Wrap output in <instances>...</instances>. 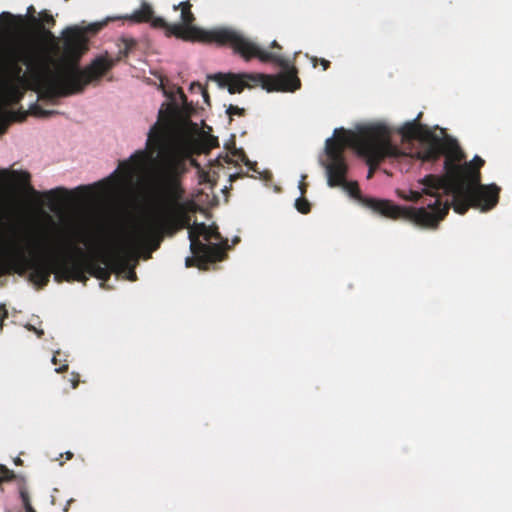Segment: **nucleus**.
<instances>
[{"instance_id": "nucleus-6", "label": "nucleus", "mask_w": 512, "mask_h": 512, "mask_svg": "<svg viewBox=\"0 0 512 512\" xmlns=\"http://www.w3.org/2000/svg\"><path fill=\"white\" fill-rule=\"evenodd\" d=\"M421 183L425 186L424 193L435 197L433 203H429L427 207L423 208L428 213L442 217L437 220V224L421 226L422 228H437L448 214L451 206L456 213L465 214L470 207L488 211L494 208L499 201L500 188L496 184L474 187L445 175L434 174L426 175L422 178Z\"/></svg>"}, {"instance_id": "nucleus-1", "label": "nucleus", "mask_w": 512, "mask_h": 512, "mask_svg": "<svg viewBox=\"0 0 512 512\" xmlns=\"http://www.w3.org/2000/svg\"><path fill=\"white\" fill-rule=\"evenodd\" d=\"M180 110L170 105L160 110L157 122L150 128L144 150H138L128 160L121 161L110 178L130 181L136 172L147 164L155 167L158 179L157 202L152 218L143 227L139 241L158 249L164 236H173L178 231L189 228L191 257L185 260L186 267L206 269L210 263L226 258L225 248L216 243H204L200 237L208 230L204 223L191 226V212L196 204L185 200V189L181 178L188 170V162L193 163L189 149L177 138V118Z\"/></svg>"}, {"instance_id": "nucleus-34", "label": "nucleus", "mask_w": 512, "mask_h": 512, "mask_svg": "<svg viewBox=\"0 0 512 512\" xmlns=\"http://www.w3.org/2000/svg\"><path fill=\"white\" fill-rule=\"evenodd\" d=\"M71 502H72V500H69V501L67 502L66 506H65V507H64V509H63L65 512H68V510H69V505H70V503H71Z\"/></svg>"}, {"instance_id": "nucleus-2", "label": "nucleus", "mask_w": 512, "mask_h": 512, "mask_svg": "<svg viewBox=\"0 0 512 512\" xmlns=\"http://www.w3.org/2000/svg\"><path fill=\"white\" fill-rule=\"evenodd\" d=\"M173 8L175 11L180 9L181 23H168L164 18H155L152 27L163 29L166 36H175L185 41L229 46L234 53L239 54L247 61L258 58L262 62L275 63L283 69V72L277 76L261 73H216L209 76V79L217 82L220 87H227L230 94L241 93L245 88L252 89L257 86H261L268 92H293L300 88L301 82L297 76L296 68L291 66L289 60L282 55L262 49L257 43L232 28L222 27L204 30L193 26L195 16L191 11L192 4L188 0L174 5Z\"/></svg>"}, {"instance_id": "nucleus-12", "label": "nucleus", "mask_w": 512, "mask_h": 512, "mask_svg": "<svg viewBox=\"0 0 512 512\" xmlns=\"http://www.w3.org/2000/svg\"><path fill=\"white\" fill-rule=\"evenodd\" d=\"M22 83H14L12 81H6L4 83L3 99L6 103L16 104L24 96L25 88Z\"/></svg>"}, {"instance_id": "nucleus-3", "label": "nucleus", "mask_w": 512, "mask_h": 512, "mask_svg": "<svg viewBox=\"0 0 512 512\" xmlns=\"http://www.w3.org/2000/svg\"><path fill=\"white\" fill-rule=\"evenodd\" d=\"M112 251L102 258V266L86 256L67 234L60 233L53 245L32 246L20 245L16 242L0 245V276L16 272L20 275L30 271L29 280L39 287L46 286L52 274L55 280L77 281L86 283V274L99 280L107 281L114 272L110 260Z\"/></svg>"}, {"instance_id": "nucleus-24", "label": "nucleus", "mask_w": 512, "mask_h": 512, "mask_svg": "<svg viewBox=\"0 0 512 512\" xmlns=\"http://www.w3.org/2000/svg\"><path fill=\"white\" fill-rule=\"evenodd\" d=\"M233 156H236L240 161H242L246 166H248L250 169L254 170L253 164L250 162L248 157L246 156L245 152L240 149L234 148V151L232 152Z\"/></svg>"}, {"instance_id": "nucleus-19", "label": "nucleus", "mask_w": 512, "mask_h": 512, "mask_svg": "<svg viewBox=\"0 0 512 512\" xmlns=\"http://www.w3.org/2000/svg\"><path fill=\"white\" fill-rule=\"evenodd\" d=\"M30 111H31L32 115H34L36 117H41V118H47L52 115L58 114V112L55 110H45L38 105H34Z\"/></svg>"}, {"instance_id": "nucleus-32", "label": "nucleus", "mask_w": 512, "mask_h": 512, "mask_svg": "<svg viewBox=\"0 0 512 512\" xmlns=\"http://www.w3.org/2000/svg\"><path fill=\"white\" fill-rule=\"evenodd\" d=\"M2 16H3V17L10 18V19H14V16H13L12 14H10L9 12H3V13H2Z\"/></svg>"}, {"instance_id": "nucleus-8", "label": "nucleus", "mask_w": 512, "mask_h": 512, "mask_svg": "<svg viewBox=\"0 0 512 512\" xmlns=\"http://www.w3.org/2000/svg\"><path fill=\"white\" fill-rule=\"evenodd\" d=\"M445 176L451 179L463 181L471 186H485L481 184L480 169L484 166L485 161L476 155L472 161L465 164H459L465 155L461 150L457 140L450 136H446V145L443 149Z\"/></svg>"}, {"instance_id": "nucleus-33", "label": "nucleus", "mask_w": 512, "mask_h": 512, "mask_svg": "<svg viewBox=\"0 0 512 512\" xmlns=\"http://www.w3.org/2000/svg\"><path fill=\"white\" fill-rule=\"evenodd\" d=\"M72 457H73V453L72 452H66V459L67 460L72 459Z\"/></svg>"}, {"instance_id": "nucleus-29", "label": "nucleus", "mask_w": 512, "mask_h": 512, "mask_svg": "<svg viewBox=\"0 0 512 512\" xmlns=\"http://www.w3.org/2000/svg\"><path fill=\"white\" fill-rule=\"evenodd\" d=\"M378 165H379V164L372 165V166H370V165H369V167H370V168H369V172H368V176H367V178H371V177L373 176L374 169H375Z\"/></svg>"}, {"instance_id": "nucleus-35", "label": "nucleus", "mask_w": 512, "mask_h": 512, "mask_svg": "<svg viewBox=\"0 0 512 512\" xmlns=\"http://www.w3.org/2000/svg\"><path fill=\"white\" fill-rule=\"evenodd\" d=\"M52 362H53V364H55V365L58 363V360H57V358H56V356H55V355H54V356H53V358H52Z\"/></svg>"}, {"instance_id": "nucleus-30", "label": "nucleus", "mask_w": 512, "mask_h": 512, "mask_svg": "<svg viewBox=\"0 0 512 512\" xmlns=\"http://www.w3.org/2000/svg\"><path fill=\"white\" fill-rule=\"evenodd\" d=\"M27 13H28V15H29V18H30L31 16H34V15H33V13H35V8H34L32 5H31V6H29V7H28V9H27Z\"/></svg>"}, {"instance_id": "nucleus-16", "label": "nucleus", "mask_w": 512, "mask_h": 512, "mask_svg": "<svg viewBox=\"0 0 512 512\" xmlns=\"http://www.w3.org/2000/svg\"><path fill=\"white\" fill-rule=\"evenodd\" d=\"M202 237L207 242H210V240H212V239L220 241V243H218V244L222 245V247L225 248V251L228 248V241H227V239L226 240L222 239V236L219 233L217 227L208 226V230L205 232V234H203Z\"/></svg>"}, {"instance_id": "nucleus-38", "label": "nucleus", "mask_w": 512, "mask_h": 512, "mask_svg": "<svg viewBox=\"0 0 512 512\" xmlns=\"http://www.w3.org/2000/svg\"><path fill=\"white\" fill-rule=\"evenodd\" d=\"M78 189H79V190H87V189H89V188H88V187H86V186H79V187H78Z\"/></svg>"}, {"instance_id": "nucleus-39", "label": "nucleus", "mask_w": 512, "mask_h": 512, "mask_svg": "<svg viewBox=\"0 0 512 512\" xmlns=\"http://www.w3.org/2000/svg\"><path fill=\"white\" fill-rule=\"evenodd\" d=\"M239 175H230V179L233 180L234 178L238 177Z\"/></svg>"}, {"instance_id": "nucleus-18", "label": "nucleus", "mask_w": 512, "mask_h": 512, "mask_svg": "<svg viewBox=\"0 0 512 512\" xmlns=\"http://www.w3.org/2000/svg\"><path fill=\"white\" fill-rule=\"evenodd\" d=\"M123 47L120 48L119 54L122 57H126L129 52L136 46V41L132 38H123L122 40Z\"/></svg>"}, {"instance_id": "nucleus-4", "label": "nucleus", "mask_w": 512, "mask_h": 512, "mask_svg": "<svg viewBox=\"0 0 512 512\" xmlns=\"http://www.w3.org/2000/svg\"><path fill=\"white\" fill-rule=\"evenodd\" d=\"M63 53L65 58L75 65L62 68L51 67L52 58L43 55L31 46L19 50L11 63V73L14 83L26 84L28 81L22 75L19 62L30 70L31 88L43 98L54 99L83 92L86 85L99 80L115 64L113 59L99 56L90 65L80 69L76 63L88 50L86 29L79 26H70L62 31Z\"/></svg>"}, {"instance_id": "nucleus-13", "label": "nucleus", "mask_w": 512, "mask_h": 512, "mask_svg": "<svg viewBox=\"0 0 512 512\" xmlns=\"http://www.w3.org/2000/svg\"><path fill=\"white\" fill-rule=\"evenodd\" d=\"M153 14L152 7L147 3H143L140 9L134 11L130 16H125L124 19L135 23L150 22L152 25L153 20L156 18Z\"/></svg>"}, {"instance_id": "nucleus-20", "label": "nucleus", "mask_w": 512, "mask_h": 512, "mask_svg": "<svg viewBox=\"0 0 512 512\" xmlns=\"http://www.w3.org/2000/svg\"><path fill=\"white\" fill-rule=\"evenodd\" d=\"M295 207L298 210V212L302 214H308L311 210V205L309 201L303 196L296 199Z\"/></svg>"}, {"instance_id": "nucleus-28", "label": "nucleus", "mask_w": 512, "mask_h": 512, "mask_svg": "<svg viewBox=\"0 0 512 512\" xmlns=\"http://www.w3.org/2000/svg\"><path fill=\"white\" fill-rule=\"evenodd\" d=\"M68 369V364H63L62 366H60L59 368H56L55 371L57 373H62L64 371H66Z\"/></svg>"}, {"instance_id": "nucleus-7", "label": "nucleus", "mask_w": 512, "mask_h": 512, "mask_svg": "<svg viewBox=\"0 0 512 512\" xmlns=\"http://www.w3.org/2000/svg\"><path fill=\"white\" fill-rule=\"evenodd\" d=\"M349 195L359 201L364 206L391 219H404L412 222L416 226H433L437 224V220L441 216L428 213L424 208L402 207L394 204L390 200H378L374 198L364 197L361 194L357 182H347L342 185Z\"/></svg>"}, {"instance_id": "nucleus-26", "label": "nucleus", "mask_w": 512, "mask_h": 512, "mask_svg": "<svg viewBox=\"0 0 512 512\" xmlns=\"http://www.w3.org/2000/svg\"><path fill=\"white\" fill-rule=\"evenodd\" d=\"M218 146V139L216 137H211L209 139V148H214Z\"/></svg>"}, {"instance_id": "nucleus-41", "label": "nucleus", "mask_w": 512, "mask_h": 512, "mask_svg": "<svg viewBox=\"0 0 512 512\" xmlns=\"http://www.w3.org/2000/svg\"><path fill=\"white\" fill-rule=\"evenodd\" d=\"M421 116H422V113H419L417 116V120L420 119Z\"/></svg>"}, {"instance_id": "nucleus-10", "label": "nucleus", "mask_w": 512, "mask_h": 512, "mask_svg": "<svg viewBox=\"0 0 512 512\" xmlns=\"http://www.w3.org/2000/svg\"><path fill=\"white\" fill-rule=\"evenodd\" d=\"M0 175L4 178L9 177L14 182L15 188L21 194L29 197L36 206H43V200H47V206L51 210H55L56 206L70 194V192L63 187H57L45 192L37 191L31 185V175L27 171L4 169L0 172Z\"/></svg>"}, {"instance_id": "nucleus-22", "label": "nucleus", "mask_w": 512, "mask_h": 512, "mask_svg": "<svg viewBox=\"0 0 512 512\" xmlns=\"http://www.w3.org/2000/svg\"><path fill=\"white\" fill-rule=\"evenodd\" d=\"M226 113H227V115L229 116V119H230V121H231L233 116H235V115H236V116H240V117H242V116H244V115H245L246 111H245V109H244V108H240V107H238V106H235V105H232V104H231V105H229V106L227 107V109H226Z\"/></svg>"}, {"instance_id": "nucleus-42", "label": "nucleus", "mask_w": 512, "mask_h": 512, "mask_svg": "<svg viewBox=\"0 0 512 512\" xmlns=\"http://www.w3.org/2000/svg\"><path fill=\"white\" fill-rule=\"evenodd\" d=\"M421 116H422V113H419L417 116V120L420 119Z\"/></svg>"}, {"instance_id": "nucleus-5", "label": "nucleus", "mask_w": 512, "mask_h": 512, "mask_svg": "<svg viewBox=\"0 0 512 512\" xmlns=\"http://www.w3.org/2000/svg\"><path fill=\"white\" fill-rule=\"evenodd\" d=\"M391 135L392 130L382 123L360 126L355 132L344 128L335 129V139L329 138L326 141V154L329 159L326 165L328 185L337 187L345 184L348 165L344 149L347 146L365 158L370 166L380 164L388 157L402 156L401 150L392 143Z\"/></svg>"}, {"instance_id": "nucleus-37", "label": "nucleus", "mask_w": 512, "mask_h": 512, "mask_svg": "<svg viewBox=\"0 0 512 512\" xmlns=\"http://www.w3.org/2000/svg\"><path fill=\"white\" fill-rule=\"evenodd\" d=\"M180 93H181V98H182V100H183V101H186V96H185V94H184L182 91H181Z\"/></svg>"}, {"instance_id": "nucleus-25", "label": "nucleus", "mask_w": 512, "mask_h": 512, "mask_svg": "<svg viewBox=\"0 0 512 512\" xmlns=\"http://www.w3.org/2000/svg\"><path fill=\"white\" fill-rule=\"evenodd\" d=\"M311 60H312L314 67H316L318 61L320 62L321 66L323 67V70H327L330 67V61H328L324 58L318 59L317 57H312Z\"/></svg>"}, {"instance_id": "nucleus-11", "label": "nucleus", "mask_w": 512, "mask_h": 512, "mask_svg": "<svg viewBox=\"0 0 512 512\" xmlns=\"http://www.w3.org/2000/svg\"><path fill=\"white\" fill-rule=\"evenodd\" d=\"M140 235L141 228L138 229L131 238L119 243L115 249L112 250V256L110 260L113 271L116 273L126 272V278L132 282L137 280V275L135 272L137 250L140 247H148L152 251L156 250L153 249V245L140 242Z\"/></svg>"}, {"instance_id": "nucleus-27", "label": "nucleus", "mask_w": 512, "mask_h": 512, "mask_svg": "<svg viewBox=\"0 0 512 512\" xmlns=\"http://www.w3.org/2000/svg\"><path fill=\"white\" fill-rule=\"evenodd\" d=\"M299 189H300L301 195L303 196L306 193L307 185L304 182H300Z\"/></svg>"}, {"instance_id": "nucleus-40", "label": "nucleus", "mask_w": 512, "mask_h": 512, "mask_svg": "<svg viewBox=\"0 0 512 512\" xmlns=\"http://www.w3.org/2000/svg\"><path fill=\"white\" fill-rule=\"evenodd\" d=\"M421 116H422V113H419L417 116V120L420 119Z\"/></svg>"}, {"instance_id": "nucleus-15", "label": "nucleus", "mask_w": 512, "mask_h": 512, "mask_svg": "<svg viewBox=\"0 0 512 512\" xmlns=\"http://www.w3.org/2000/svg\"><path fill=\"white\" fill-rule=\"evenodd\" d=\"M18 492L24 507V512H36L33 506L31 505L30 496L28 493L25 479L19 480Z\"/></svg>"}, {"instance_id": "nucleus-31", "label": "nucleus", "mask_w": 512, "mask_h": 512, "mask_svg": "<svg viewBox=\"0 0 512 512\" xmlns=\"http://www.w3.org/2000/svg\"><path fill=\"white\" fill-rule=\"evenodd\" d=\"M271 47L272 48H276V49H279L281 50L282 47L278 44V42L276 40H274L272 43H271Z\"/></svg>"}, {"instance_id": "nucleus-36", "label": "nucleus", "mask_w": 512, "mask_h": 512, "mask_svg": "<svg viewBox=\"0 0 512 512\" xmlns=\"http://www.w3.org/2000/svg\"><path fill=\"white\" fill-rule=\"evenodd\" d=\"M88 29H89V30H92V31H94V32H97L98 27H95V28H94V27H92V26H91V27H89Z\"/></svg>"}, {"instance_id": "nucleus-14", "label": "nucleus", "mask_w": 512, "mask_h": 512, "mask_svg": "<svg viewBox=\"0 0 512 512\" xmlns=\"http://www.w3.org/2000/svg\"><path fill=\"white\" fill-rule=\"evenodd\" d=\"M30 22L35 26L43 41L50 42L54 47L58 48V40L50 29H47L43 24H41L35 16L30 17Z\"/></svg>"}, {"instance_id": "nucleus-23", "label": "nucleus", "mask_w": 512, "mask_h": 512, "mask_svg": "<svg viewBox=\"0 0 512 512\" xmlns=\"http://www.w3.org/2000/svg\"><path fill=\"white\" fill-rule=\"evenodd\" d=\"M190 90H192V91L196 90L197 92L201 93L203 98H204V101L207 104H210L209 94H208L206 88L203 87L200 83H198V82L192 83L191 86H190Z\"/></svg>"}, {"instance_id": "nucleus-9", "label": "nucleus", "mask_w": 512, "mask_h": 512, "mask_svg": "<svg viewBox=\"0 0 512 512\" xmlns=\"http://www.w3.org/2000/svg\"><path fill=\"white\" fill-rule=\"evenodd\" d=\"M440 131L444 137H440L426 125L420 124L417 119L406 122L398 130L403 140L420 142L421 147L416 152V157L424 162L437 161L443 155L447 135L444 129Z\"/></svg>"}, {"instance_id": "nucleus-21", "label": "nucleus", "mask_w": 512, "mask_h": 512, "mask_svg": "<svg viewBox=\"0 0 512 512\" xmlns=\"http://www.w3.org/2000/svg\"><path fill=\"white\" fill-rule=\"evenodd\" d=\"M39 22L45 26L47 24L50 27H53L56 24V21L52 14L49 11L43 10L39 13Z\"/></svg>"}, {"instance_id": "nucleus-17", "label": "nucleus", "mask_w": 512, "mask_h": 512, "mask_svg": "<svg viewBox=\"0 0 512 512\" xmlns=\"http://www.w3.org/2000/svg\"><path fill=\"white\" fill-rule=\"evenodd\" d=\"M421 180H419V183L425 187L422 183H421ZM424 188L421 189V191H416V190H409L407 193H401L400 196L405 199V200H408V201H412V202H418L422 195L424 194V191H423ZM425 195H427L425 193Z\"/></svg>"}]
</instances>
